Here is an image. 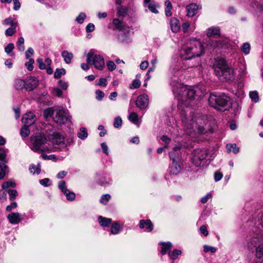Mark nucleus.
<instances>
[{
	"mask_svg": "<svg viewBox=\"0 0 263 263\" xmlns=\"http://www.w3.org/2000/svg\"><path fill=\"white\" fill-rule=\"evenodd\" d=\"M107 66L108 70L110 71L114 70L116 68V64L111 61H109L107 62Z\"/></svg>",
	"mask_w": 263,
	"mask_h": 263,
	"instance_id": "nucleus-50",
	"label": "nucleus"
},
{
	"mask_svg": "<svg viewBox=\"0 0 263 263\" xmlns=\"http://www.w3.org/2000/svg\"><path fill=\"white\" fill-rule=\"evenodd\" d=\"M64 194L66 196V199L69 201H72L76 198L75 194L69 190H68V192H66V193H64Z\"/></svg>",
	"mask_w": 263,
	"mask_h": 263,
	"instance_id": "nucleus-40",
	"label": "nucleus"
},
{
	"mask_svg": "<svg viewBox=\"0 0 263 263\" xmlns=\"http://www.w3.org/2000/svg\"><path fill=\"white\" fill-rule=\"evenodd\" d=\"M36 120L35 115L31 112L25 114L22 118V122L24 125L29 126L32 125Z\"/></svg>",
	"mask_w": 263,
	"mask_h": 263,
	"instance_id": "nucleus-13",
	"label": "nucleus"
},
{
	"mask_svg": "<svg viewBox=\"0 0 263 263\" xmlns=\"http://www.w3.org/2000/svg\"><path fill=\"white\" fill-rule=\"evenodd\" d=\"M181 120L187 134L192 135L196 131L201 134H204L208 132H213V129L210 127L207 123H204L202 118H197L193 115L187 118L186 115H182Z\"/></svg>",
	"mask_w": 263,
	"mask_h": 263,
	"instance_id": "nucleus-2",
	"label": "nucleus"
},
{
	"mask_svg": "<svg viewBox=\"0 0 263 263\" xmlns=\"http://www.w3.org/2000/svg\"><path fill=\"white\" fill-rule=\"evenodd\" d=\"M95 29V26L92 23H89L87 25L86 28V31L87 32H91Z\"/></svg>",
	"mask_w": 263,
	"mask_h": 263,
	"instance_id": "nucleus-59",
	"label": "nucleus"
},
{
	"mask_svg": "<svg viewBox=\"0 0 263 263\" xmlns=\"http://www.w3.org/2000/svg\"><path fill=\"white\" fill-rule=\"evenodd\" d=\"M14 48V46L13 44L10 43L7 45V46L5 48V52L9 54L10 53L12 50Z\"/></svg>",
	"mask_w": 263,
	"mask_h": 263,
	"instance_id": "nucleus-54",
	"label": "nucleus"
},
{
	"mask_svg": "<svg viewBox=\"0 0 263 263\" xmlns=\"http://www.w3.org/2000/svg\"><path fill=\"white\" fill-rule=\"evenodd\" d=\"M39 182L42 185L45 187L51 185V181L49 178H44L43 179L40 180Z\"/></svg>",
	"mask_w": 263,
	"mask_h": 263,
	"instance_id": "nucleus-42",
	"label": "nucleus"
},
{
	"mask_svg": "<svg viewBox=\"0 0 263 263\" xmlns=\"http://www.w3.org/2000/svg\"><path fill=\"white\" fill-rule=\"evenodd\" d=\"M181 71L179 70L173 73V77L171 78L170 85L172 86V90L176 96H178V100L181 102H185V106L190 105L187 102V100L195 99L197 97H200L202 92L197 87H187L179 82L181 80L179 76Z\"/></svg>",
	"mask_w": 263,
	"mask_h": 263,
	"instance_id": "nucleus-1",
	"label": "nucleus"
},
{
	"mask_svg": "<svg viewBox=\"0 0 263 263\" xmlns=\"http://www.w3.org/2000/svg\"><path fill=\"white\" fill-rule=\"evenodd\" d=\"M141 85V82L139 79H135L133 82L130 85V89H136L139 88Z\"/></svg>",
	"mask_w": 263,
	"mask_h": 263,
	"instance_id": "nucleus-37",
	"label": "nucleus"
},
{
	"mask_svg": "<svg viewBox=\"0 0 263 263\" xmlns=\"http://www.w3.org/2000/svg\"><path fill=\"white\" fill-rule=\"evenodd\" d=\"M7 198V194L3 191H0V200L4 201Z\"/></svg>",
	"mask_w": 263,
	"mask_h": 263,
	"instance_id": "nucleus-64",
	"label": "nucleus"
},
{
	"mask_svg": "<svg viewBox=\"0 0 263 263\" xmlns=\"http://www.w3.org/2000/svg\"><path fill=\"white\" fill-rule=\"evenodd\" d=\"M38 85V81L34 78H30L26 82V89L28 90L34 89Z\"/></svg>",
	"mask_w": 263,
	"mask_h": 263,
	"instance_id": "nucleus-17",
	"label": "nucleus"
},
{
	"mask_svg": "<svg viewBox=\"0 0 263 263\" xmlns=\"http://www.w3.org/2000/svg\"><path fill=\"white\" fill-rule=\"evenodd\" d=\"M7 218L9 220L10 223L12 224H16V214L15 213H11L9 214Z\"/></svg>",
	"mask_w": 263,
	"mask_h": 263,
	"instance_id": "nucleus-34",
	"label": "nucleus"
},
{
	"mask_svg": "<svg viewBox=\"0 0 263 263\" xmlns=\"http://www.w3.org/2000/svg\"><path fill=\"white\" fill-rule=\"evenodd\" d=\"M113 24L119 30L118 39L121 42H128L130 41V28L118 18L113 20Z\"/></svg>",
	"mask_w": 263,
	"mask_h": 263,
	"instance_id": "nucleus-8",
	"label": "nucleus"
},
{
	"mask_svg": "<svg viewBox=\"0 0 263 263\" xmlns=\"http://www.w3.org/2000/svg\"><path fill=\"white\" fill-rule=\"evenodd\" d=\"M48 138L53 144L59 145L64 142V138L59 133L53 132L48 134Z\"/></svg>",
	"mask_w": 263,
	"mask_h": 263,
	"instance_id": "nucleus-14",
	"label": "nucleus"
},
{
	"mask_svg": "<svg viewBox=\"0 0 263 263\" xmlns=\"http://www.w3.org/2000/svg\"><path fill=\"white\" fill-rule=\"evenodd\" d=\"M148 66V62L146 61L141 62L140 67L141 69H146Z\"/></svg>",
	"mask_w": 263,
	"mask_h": 263,
	"instance_id": "nucleus-62",
	"label": "nucleus"
},
{
	"mask_svg": "<svg viewBox=\"0 0 263 263\" xmlns=\"http://www.w3.org/2000/svg\"><path fill=\"white\" fill-rule=\"evenodd\" d=\"M199 9V6L194 3L188 5L186 7L187 15L189 17H193L196 14Z\"/></svg>",
	"mask_w": 263,
	"mask_h": 263,
	"instance_id": "nucleus-16",
	"label": "nucleus"
},
{
	"mask_svg": "<svg viewBox=\"0 0 263 263\" xmlns=\"http://www.w3.org/2000/svg\"><path fill=\"white\" fill-rule=\"evenodd\" d=\"M78 137L81 139H84L87 137V129L84 127L80 128V131L78 133Z\"/></svg>",
	"mask_w": 263,
	"mask_h": 263,
	"instance_id": "nucleus-32",
	"label": "nucleus"
},
{
	"mask_svg": "<svg viewBox=\"0 0 263 263\" xmlns=\"http://www.w3.org/2000/svg\"><path fill=\"white\" fill-rule=\"evenodd\" d=\"M61 56L63 58L64 62L69 64L71 63L73 58V55L71 52H68L67 50H64L61 53Z\"/></svg>",
	"mask_w": 263,
	"mask_h": 263,
	"instance_id": "nucleus-20",
	"label": "nucleus"
},
{
	"mask_svg": "<svg viewBox=\"0 0 263 263\" xmlns=\"http://www.w3.org/2000/svg\"><path fill=\"white\" fill-rule=\"evenodd\" d=\"M123 226L122 224L120 223L117 221H115L112 223L111 229L112 230H120L123 229Z\"/></svg>",
	"mask_w": 263,
	"mask_h": 263,
	"instance_id": "nucleus-38",
	"label": "nucleus"
},
{
	"mask_svg": "<svg viewBox=\"0 0 263 263\" xmlns=\"http://www.w3.org/2000/svg\"><path fill=\"white\" fill-rule=\"evenodd\" d=\"M52 93L54 95L59 97H61L63 94V92L58 88H53Z\"/></svg>",
	"mask_w": 263,
	"mask_h": 263,
	"instance_id": "nucleus-53",
	"label": "nucleus"
},
{
	"mask_svg": "<svg viewBox=\"0 0 263 263\" xmlns=\"http://www.w3.org/2000/svg\"><path fill=\"white\" fill-rule=\"evenodd\" d=\"M29 171L30 173L32 174L33 175L34 174H39L41 173V165L40 163H37V165L35 164H31L29 167Z\"/></svg>",
	"mask_w": 263,
	"mask_h": 263,
	"instance_id": "nucleus-23",
	"label": "nucleus"
},
{
	"mask_svg": "<svg viewBox=\"0 0 263 263\" xmlns=\"http://www.w3.org/2000/svg\"><path fill=\"white\" fill-rule=\"evenodd\" d=\"M34 63V60L33 59H29V61L25 63V66L29 71H31L33 69V64Z\"/></svg>",
	"mask_w": 263,
	"mask_h": 263,
	"instance_id": "nucleus-47",
	"label": "nucleus"
},
{
	"mask_svg": "<svg viewBox=\"0 0 263 263\" xmlns=\"http://www.w3.org/2000/svg\"><path fill=\"white\" fill-rule=\"evenodd\" d=\"M209 103L211 107L219 110H227L231 106L230 97L223 93H211Z\"/></svg>",
	"mask_w": 263,
	"mask_h": 263,
	"instance_id": "nucleus-6",
	"label": "nucleus"
},
{
	"mask_svg": "<svg viewBox=\"0 0 263 263\" xmlns=\"http://www.w3.org/2000/svg\"><path fill=\"white\" fill-rule=\"evenodd\" d=\"M70 116L68 112L63 108L54 110V115L53 117L54 121L58 124H65L70 120Z\"/></svg>",
	"mask_w": 263,
	"mask_h": 263,
	"instance_id": "nucleus-10",
	"label": "nucleus"
},
{
	"mask_svg": "<svg viewBox=\"0 0 263 263\" xmlns=\"http://www.w3.org/2000/svg\"><path fill=\"white\" fill-rule=\"evenodd\" d=\"M127 13V9L122 6L118 8V14L120 16L124 17Z\"/></svg>",
	"mask_w": 263,
	"mask_h": 263,
	"instance_id": "nucleus-43",
	"label": "nucleus"
},
{
	"mask_svg": "<svg viewBox=\"0 0 263 263\" xmlns=\"http://www.w3.org/2000/svg\"><path fill=\"white\" fill-rule=\"evenodd\" d=\"M65 182L64 181H61L59 182L58 187L59 189L63 193H66L68 192V189L66 187Z\"/></svg>",
	"mask_w": 263,
	"mask_h": 263,
	"instance_id": "nucleus-36",
	"label": "nucleus"
},
{
	"mask_svg": "<svg viewBox=\"0 0 263 263\" xmlns=\"http://www.w3.org/2000/svg\"><path fill=\"white\" fill-rule=\"evenodd\" d=\"M159 245L161 246L160 252L163 255L166 254L167 251L173 247V244L169 241L166 242H160Z\"/></svg>",
	"mask_w": 263,
	"mask_h": 263,
	"instance_id": "nucleus-18",
	"label": "nucleus"
},
{
	"mask_svg": "<svg viewBox=\"0 0 263 263\" xmlns=\"http://www.w3.org/2000/svg\"><path fill=\"white\" fill-rule=\"evenodd\" d=\"M111 222V219L110 218H103L101 216L99 217V222L102 226L107 227Z\"/></svg>",
	"mask_w": 263,
	"mask_h": 263,
	"instance_id": "nucleus-26",
	"label": "nucleus"
},
{
	"mask_svg": "<svg viewBox=\"0 0 263 263\" xmlns=\"http://www.w3.org/2000/svg\"><path fill=\"white\" fill-rule=\"evenodd\" d=\"M190 27V24L188 22H185L182 25V28L183 32L186 33Z\"/></svg>",
	"mask_w": 263,
	"mask_h": 263,
	"instance_id": "nucleus-60",
	"label": "nucleus"
},
{
	"mask_svg": "<svg viewBox=\"0 0 263 263\" xmlns=\"http://www.w3.org/2000/svg\"><path fill=\"white\" fill-rule=\"evenodd\" d=\"M203 248L204 251L205 252H211L212 253H215L216 251V249L213 247L204 245Z\"/></svg>",
	"mask_w": 263,
	"mask_h": 263,
	"instance_id": "nucleus-52",
	"label": "nucleus"
},
{
	"mask_svg": "<svg viewBox=\"0 0 263 263\" xmlns=\"http://www.w3.org/2000/svg\"><path fill=\"white\" fill-rule=\"evenodd\" d=\"M220 34V29L218 27H211L206 31V35L208 37H211Z\"/></svg>",
	"mask_w": 263,
	"mask_h": 263,
	"instance_id": "nucleus-24",
	"label": "nucleus"
},
{
	"mask_svg": "<svg viewBox=\"0 0 263 263\" xmlns=\"http://www.w3.org/2000/svg\"><path fill=\"white\" fill-rule=\"evenodd\" d=\"M18 85L20 88H23V87L26 88V82H25L23 80H17V86Z\"/></svg>",
	"mask_w": 263,
	"mask_h": 263,
	"instance_id": "nucleus-61",
	"label": "nucleus"
},
{
	"mask_svg": "<svg viewBox=\"0 0 263 263\" xmlns=\"http://www.w3.org/2000/svg\"><path fill=\"white\" fill-rule=\"evenodd\" d=\"M247 247L251 250L256 248V256L257 258L263 257V233L262 231H253L248 240Z\"/></svg>",
	"mask_w": 263,
	"mask_h": 263,
	"instance_id": "nucleus-7",
	"label": "nucleus"
},
{
	"mask_svg": "<svg viewBox=\"0 0 263 263\" xmlns=\"http://www.w3.org/2000/svg\"><path fill=\"white\" fill-rule=\"evenodd\" d=\"M14 28H9L6 30L5 33L7 36H11L14 33Z\"/></svg>",
	"mask_w": 263,
	"mask_h": 263,
	"instance_id": "nucleus-63",
	"label": "nucleus"
},
{
	"mask_svg": "<svg viewBox=\"0 0 263 263\" xmlns=\"http://www.w3.org/2000/svg\"><path fill=\"white\" fill-rule=\"evenodd\" d=\"M181 251L178 249H174L173 251L168 252V256L173 260L176 259L179 255H181Z\"/></svg>",
	"mask_w": 263,
	"mask_h": 263,
	"instance_id": "nucleus-25",
	"label": "nucleus"
},
{
	"mask_svg": "<svg viewBox=\"0 0 263 263\" xmlns=\"http://www.w3.org/2000/svg\"><path fill=\"white\" fill-rule=\"evenodd\" d=\"M226 147L229 152L237 154L239 152V148L237 147L236 144H228L227 145Z\"/></svg>",
	"mask_w": 263,
	"mask_h": 263,
	"instance_id": "nucleus-27",
	"label": "nucleus"
},
{
	"mask_svg": "<svg viewBox=\"0 0 263 263\" xmlns=\"http://www.w3.org/2000/svg\"><path fill=\"white\" fill-rule=\"evenodd\" d=\"M66 73V70L64 68H57L54 73V77L55 79H59L62 76Z\"/></svg>",
	"mask_w": 263,
	"mask_h": 263,
	"instance_id": "nucleus-28",
	"label": "nucleus"
},
{
	"mask_svg": "<svg viewBox=\"0 0 263 263\" xmlns=\"http://www.w3.org/2000/svg\"><path fill=\"white\" fill-rule=\"evenodd\" d=\"M242 51L246 54H248L250 52V45L249 43H244L241 47Z\"/></svg>",
	"mask_w": 263,
	"mask_h": 263,
	"instance_id": "nucleus-39",
	"label": "nucleus"
},
{
	"mask_svg": "<svg viewBox=\"0 0 263 263\" xmlns=\"http://www.w3.org/2000/svg\"><path fill=\"white\" fill-rule=\"evenodd\" d=\"M8 193L10 196V200H14L15 199L16 196V191L9 190Z\"/></svg>",
	"mask_w": 263,
	"mask_h": 263,
	"instance_id": "nucleus-56",
	"label": "nucleus"
},
{
	"mask_svg": "<svg viewBox=\"0 0 263 263\" xmlns=\"http://www.w3.org/2000/svg\"><path fill=\"white\" fill-rule=\"evenodd\" d=\"M146 7L153 13H157L158 12V11L156 8L157 6L153 2L149 3Z\"/></svg>",
	"mask_w": 263,
	"mask_h": 263,
	"instance_id": "nucleus-44",
	"label": "nucleus"
},
{
	"mask_svg": "<svg viewBox=\"0 0 263 263\" xmlns=\"http://www.w3.org/2000/svg\"><path fill=\"white\" fill-rule=\"evenodd\" d=\"M148 104V98L146 95H142L139 96L136 101V105L137 107L141 109L146 108Z\"/></svg>",
	"mask_w": 263,
	"mask_h": 263,
	"instance_id": "nucleus-12",
	"label": "nucleus"
},
{
	"mask_svg": "<svg viewBox=\"0 0 263 263\" xmlns=\"http://www.w3.org/2000/svg\"><path fill=\"white\" fill-rule=\"evenodd\" d=\"M128 119L134 124H137L138 120L137 114L135 112L130 113L129 115Z\"/></svg>",
	"mask_w": 263,
	"mask_h": 263,
	"instance_id": "nucleus-35",
	"label": "nucleus"
},
{
	"mask_svg": "<svg viewBox=\"0 0 263 263\" xmlns=\"http://www.w3.org/2000/svg\"><path fill=\"white\" fill-rule=\"evenodd\" d=\"M36 62L39 65V67L40 69L43 70L46 68V65L44 63L43 60L42 58H38L36 60Z\"/></svg>",
	"mask_w": 263,
	"mask_h": 263,
	"instance_id": "nucleus-51",
	"label": "nucleus"
},
{
	"mask_svg": "<svg viewBox=\"0 0 263 263\" xmlns=\"http://www.w3.org/2000/svg\"><path fill=\"white\" fill-rule=\"evenodd\" d=\"M54 115V110L53 111L51 108H48L44 111L43 115L45 119H47L48 118L51 116L53 117Z\"/></svg>",
	"mask_w": 263,
	"mask_h": 263,
	"instance_id": "nucleus-33",
	"label": "nucleus"
},
{
	"mask_svg": "<svg viewBox=\"0 0 263 263\" xmlns=\"http://www.w3.org/2000/svg\"><path fill=\"white\" fill-rule=\"evenodd\" d=\"M15 182L14 180H10L8 181L4 182L2 184V188L6 189L10 187H14L15 186Z\"/></svg>",
	"mask_w": 263,
	"mask_h": 263,
	"instance_id": "nucleus-31",
	"label": "nucleus"
},
{
	"mask_svg": "<svg viewBox=\"0 0 263 263\" xmlns=\"http://www.w3.org/2000/svg\"><path fill=\"white\" fill-rule=\"evenodd\" d=\"M30 148L39 153H50L53 151V146L47 142L44 134L36 133L30 137Z\"/></svg>",
	"mask_w": 263,
	"mask_h": 263,
	"instance_id": "nucleus-4",
	"label": "nucleus"
},
{
	"mask_svg": "<svg viewBox=\"0 0 263 263\" xmlns=\"http://www.w3.org/2000/svg\"><path fill=\"white\" fill-rule=\"evenodd\" d=\"M86 18V14L84 13L81 12L76 18V21L79 23L82 24L84 19Z\"/></svg>",
	"mask_w": 263,
	"mask_h": 263,
	"instance_id": "nucleus-48",
	"label": "nucleus"
},
{
	"mask_svg": "<svg viewBox=\"0 0 263 263\" xmlns=\"http://www.w3.org/2000/svg\"><path fill=\"white\" fill-rule=\"evenodd\" d=\"M204 52L201 42L196 39L190 40L180 51V57L183 60H190L200 57Z\"/></svg>",
	"mask_w": 263,
	"mask_h": 263,
	"instance_id": "nucleus-3",
	"label": "nucleus"
},
{
	"mask_svg": "<svg viewBox=\"0 0 263 263\" xmlns=\"http://www.w3.org/2000/svg\"><path fill=\"white\" fill-rule=\"evenodd\" d=\"M122 123V119L120 117L115 118L114 122V126L116 128H119L121 126Z\"/></svg>",
	"mask_w": 263,
	"mask_h": 263,
	"instance_id": "nucleus-45",
	"label": "nucleus"
},
{
	"mask_svg": "<svg viewBox=\"0 0 263 263\" xmlns=\"http://www.w3.org/2000/svg\"><path fill=\"white\" fill-rule=\"evenodd\" d=\"M208 153L205 149H196L192 153V162L195 166H199L201 162L205 159Z\"/></svg>",
	"mask_w": 263,
	"mask_h": 263,
	"instance_id": "nucleus-11",
	"label": "nucleus"
},
{
	"mask_svg": "<svg viewBox=\"0 0 263 263\" xmlns=\"http://www.w3.org/2000/svg\"><path fill=\"white\" fill-rule=\"evenodd\" d=\"M250 97L253 101L257 102L259 100L258 93L256 91L251 92L249 94Z\"/></svg>",
	"mask_w": 263,
	"mask_h": 263,
	"instance_id": "nucleus-46",
	"label": "nucleus"
},
{
	"mask_svg": "<svg viewBox=\"0 0 263 263\" xmlns=\"http://www.w3.org/2000/svg\"><path fill=\"white\" fill-rule=\"evenodd\" d=\"M96 99L101 101L103 99V98L104 97V93L100 90H97L96 91Z\"/></svg>",
	"mask_w": 263,
	"mask_h": 263,
	"instance_id": "nucleus-49",
	"label": "nucleus"
},
{
	"mask_svg": "<svg viewBox=\"0 0 263 263\" xmlns=\"http://www.w3.org/2000/svg\"><path fill=\"white\" fill-rule=\"evenodd\" d=\"M139 227L141 229L145 228L148 230H152L153 229V225L151 221L149 219L146 220H141L140 221Z\"/></svg>",
	"mask_w": 263,
	"mask_h": 263,
	"instance_id": "nucleus-21",
	"label": "nucleus"
},
{
	"mask_svg": "<svg viewBox=\"0 0 263 263\" xmlns=\"http://www.w3.org/2000/svg\"><path fill=\"white\" fill-rule=\"evenodd\" d=\"M170 26L173 32H178L180 29L179 20L176 18H172L171 20Z\"/></svg>",
	"mask_w": 263,
	"mask_h": 263,
	"instance_id": "nucleus-19",
	"label": "nucleus"
},
{
	"mask_svg": "<svg viewBox=\"0 0 263 263\" xmlns=\"http://www.w3.org/2000/svg\"><path fill=\"white\" fill-rule=\"evenodd\" d=\"M170 157L172 160L173 162L170 167V172L172 174L177 175L181 171V166L175 161V157L172 152L170 153Z\"/></svg>",
	"mask_w": 263,
	"mask_h": 263,
	"instance_id": "nucleus-15",
	"label": "nucleus"
},
{
	"mask_svg": "<svg viewBox=\"0 0 263 263\" xmlns=\"http://www.w3.org/2000/svg\"><path fill=\"white\" fill-rule=\"evenodd\" d=\"M223 175L220 172L217 171L214 173V179L215 181H218L221 179Z\"/></svg>",
	"mask_w": 263,
	"mask_h": 263,
	"instance_id": "nucleus-57",
	"label": "nucleus"
},
{
	"mask_svg": "<svg viewBox=\"0 0 263 263\" xmlns=\"http://www.w3.org/2000/svg\"><path fill=\"white\" fill-rule=\"evenodd\" d=\"M212 195L211 194H208L201 199V202L202 203H205L209 199H211Z\"/></svg>",
	"mask_w": 263,
	"mask_h": 263,
	"instance_id": "nucleus-58",
	"label": "nucleus"
},
{
	"mask_svg": "<svg viewBox=\"0 0 263 263\" xmlns=\"http://www.w3.org/2000/svg\"><path fill=\"white\" fill-rule=\"evenodd\" d=\"M87 63L89 65H93L99 70H102L105 67L104 58L100 55L96 54L90 50L87 55Z\"/></svg>",
	"mask_w": 263,
	"mask_h": 263,
	"instance_id": "nucleus-9",
	"label": "nucleus"
},
{
	"mask_svg": "<svg viewBox=\"0 0 263 263\" xmlns=\"http://www.w3.org/2000/svg\"><path fill=\"white\" fill-rule=\"evenodd\" d=\"M214 66L215 74L220 81H230L234 79V70L228 65L224 60L221 59L216 61Z\"/></svg>",
	"mask_w": 263,
	"mask_h": 263,
	"instance_id": "nucleus-5",
	"label": "nucleus"
},
{
	"mask_svg": "<svg viewBox=\"0 0 263 263\" xmlns=\"http://www.w3.org/2000/svg\"><path fill=\"white\" fill-rule=\"evenodd\" d=\"M97 85L106 86L107 85L106 79L105 78H100L98 82H96Z\"/></svg>",
	"mask_w": 263,
	"mask_h": 263,
	"instance_id": "nucleus-55",
	"label": "nucleus"
},
{
	"mask_svg": "<svg viewBox=\"0 0 263 263\" xmlns=\"http://www.w3.org/2000/svg\"><path fill=\"white\" fill-rule=\"evenodd\" d=\"M29 126L24 125L20 131V135L22 137H26L30 134Z\"/></svg>",
	"mask_w": 263,
	"mask_h": 263,
	"instance_id": "nucleus-29",
	"label": "nucleus"
},
{
	"mask_svg": "<svg viewBox=\"0 0 263 263\" xmlns=\"http://www.w3.org/2000/svg\"><path fill=\"white\" fill-rule=\"evenodd\" d=\"M7 151V149L0 147V161H4L5 163L7 162L6 160V154Z\"/></svg>",
	"mask_w": 263,
	"mask_h": 263,
	"instance_id": "nucleus-30",
	"label": "nucleus"
},
{
	"mask_svg": "<svg viewBox=\"0 0 263 263\" xmlns=\"http://www.w3.org/2000/svg\"><path fill=\"white\" fill-rule=\"evenodd\" d=\"M8 173V166L5 163L0 162V179H3Z\"/></svg>",
	"mask_w": 263,
	"mask_h": 263,
	"instance_id": "nucleus-22",
	"label": "nucleus"
},
{
	"mask_svg": "<svg viewBox=\"0 0 263 263\" xmlns=\"http://www.w3.org/2000/svg\"><path fill=\"white\" fill-rule=\"evenodd\" d=\"M111 196L109 194H107L105 195H103L100 200V201L101 203L106 204L109 201V200L110 199Z\"/></svg>",
	"mask_w": 263,
	"mask_h": 263,
	"instance_id": "nucleus-41",
	"label": "nucleus"
}]
</instances>
